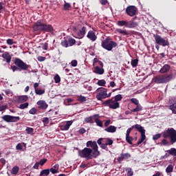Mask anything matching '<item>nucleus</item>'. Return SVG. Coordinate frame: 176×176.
Segmentation results:
<instances>
[{"label": "nucleus", "mask_w": 176, "mask_h": 176, "mask_svg": "<svg viewBox=\"0 0 176 176\" xmlns=\"http://www.w3.org/2000/svg\"><path fill=\"white\" fill-rule=\"evenodd\" d=\"M162 136L164 138L162 140V144L164 146H166V145H168V144H171V145H173L176 142V130L174 129V128H168L162 133L154 135L153 140L156 141L159 140V138H160Z\"/></svg>", "instance_id": "obj_1"}, {"label": "nucleus", "mask_w": 176, "mask_h": 176, "mask_svg": "<svg viewBox=\"0 0 176 176\" xmlns=\"http://www.w3.org/2000/svg\"><path fill=\"white\" fill-rule=\"evenodd\" d=\"M34 31H41L42 32H53L54 29L50 24L43 22V20H38L32 26Z\"/></svg>", "instance_id": "obj_2"}, {"label": "nucleus", "mask_w": 176, "mask_h": 176, "mask_svg": "<svg viewBox=\"0 0 176 176\" xmlns=\"http://www.w3.org/2000/svg\"><path fill=\"white\" fill-rule=\"evenodd\" d=\"M173 79V74H161L153 77V82L156 85L168 83Z\"/></svg>", "instance_id": "obj_3"}, {"label": "nucleus", "mask_w": 176, "mask_h": 176, "mask_svg": "<svg viewBox=\"0 0 176 176\" xmlns=\"http://www.w3.org/2000/svg\"><path fill=\"white\" fill-rule=\"evenodd\" d=\"M14 64L16 65L11 66V69L12 70V72H16V71H18L19 68L20 69H22V71H27V69H28V68L31 67L30 65L24 63V61L19 58H15Z\"/></svg>", "instance_id": "obj_4"}, {"label": "nucleus", "mask_w": 176, "mask_h": 176, "mask_svg": "<svg viewBox=\"0 0 176 176\" xmlns=\"http://www.w3.org/2000/svg\"><path fill=\"white\" fill-rule=\"evenodd\" d=\"M135 19H137V16H135L131 21H127V20L118 21L117 22V25H118L119 27H125L126 28H136V27H138V23L136 21H134Z\"/></svg>", "instance_id": "obj_5"}, {"label": "nucleus", "mask_w": 176, "mask_h": 176, "mask_svg": "<svg viewBox=\"0 0 176 176\" xmlns=\"http://www.w3.org/2000/svg\"><path fill=\"white\" fill-rule=\"evenodd\" d=\"M101 46L105 50L111 52V50H112L113 47H116L118 46V43L112 41L109 38H107L106 39L102 41Z\"/></svg>", "instance_id": "obj_6"}, {"label": "nucleus", "mask_w": 176, "mask_h": 176, "mask_svg": "<svg viewBox=\"0 0 176 176\" xmlns=\"http://www.w3.org/2000/svg\"><path fill=\"white\" fill-rule=\"evenodd\" d=\"M92 153L93 150L91 148L85 147L82 150H79L78 153L80 157H84L87 160H90V159H93Z\"/></svg>", "instance_id": "obj_7"}, {"label": "nucleus", "mask_w": 176, "mask_h": 176, "mask_svg": "<svg viewBox=\"0 0 176 176\" xmlns=\"http://www.w3.org/2000/svg\"><path fill=\"white\" fill-rule=\"evenodd\" d=\"M103 105L109 107L110 109H118V108H120V104L118 102L113 100V98L104 101Z\"/></svg>", "instance_id": "obj_8"}, {"label": "nucleus", "mask_w": 176, "mask_h": 176, "mask_svg": "<svg viewBox=\"0 0 176 176\" xmlns=\"http://www.w3.org/2000/svg\"><path fill=\"white\" fill-rule=\"evenodd\" d=\"M153 38L155 41L156 45H160V46H163L166 47V46H169L170 43L168 40H165L164 38H162L159 34H153Z\"/></svg>", "instance_id": "obj_9"}, {"label": "nucleus", "mask_w": 176, "mask_h": 176, "mask_svg": "<svg viewBox=\"0 0 176 176\" xmlns=\"http://www.w3.org/2000/svg\"><path fill=\"white\" fill-rule=\"evenodd\" d=\"M108 90L104 87H100L97 89V94L96 96V98L98 101H101V100H104L107 98V93Z\"/></svg>", "instance_id": "obj_10"}, {"label": "nucleus", "mask_w": 176, "mask_h": 176, "mask_svg": "<svg viewBox=\"0 0 176 176\" xmlns=\"http://www.w3.org/2000/svg\"><path fill=\"white\" fill-rule=\"evenodd\" d=\"M2 119L7 123H16V122H19V120H20V117L5 115L2 117Z\"/></svg>", "instance_id": "obj_11"}, {"label": "nucleus", "mask_w": 176, "mask_h": 176, "mask_svg": "<svg viewBox=\"0 0 176 176\" xmlns=\"http://www.w3.org/2000/svg\"><path fill=\"white\" fill-rule=\"evenodd\" d=\"M137 7L134 6H129L126 8V13L128 16H130V17H134L135 14H137Z\"/></svg>", "instance_id": "obj_12"}, {"label": "nucleus", "mask_w": 176, "mask_h": 176, "mask_svg": "<svg viewBox=\"0 0 176 176\" xmlns=\"http://www.w3.org/2000/svg\"><path fill=\"white\" fill-rule=\"evenodd\" d=\"M37 104V108L38 109H39L40 111H46V109H47V108H49V104H47V103L46 102V101L45 100H38L36 102Z\"/></svg>", "instance_id": "obj_13"}, {"label": "nucleus", "mask_w": 176, "mask_h": 176, "mask_svg": "<svg viewBox=\"0 0 176 176\" xmlns=\"http://www.w3.org/2000/svg\"><path fill=\"white\" fill-rule=\"evenodd\" d=\"M131 157V154L129 153H121L120 156L118 157V162H123V160H127V159H130Z\"/></svg>", "instance_id": "obj_14"}, {"label": "nucleus", "mask_w": 176, "mask_h": 176, "mask_svg": "<svg viewBox=\"0 0 176 176\" xmlns=\"http://www.w3.org/2000/svg\"><path fill=\"white\" fill-rule=\"evenodd\" d=\"M87 38H88V39H89L92 42H95V41H97V36H96V32H93V30H90L88 32Z\"/></svg>", "instance_id": "obj_15"}, {"label": "nucleus", "mask_w": 176, "mask_h": 176, "mask_svg": "<svg viewBox=\"0 0 176 176\" xmlns=\"http://www.w3.org/2000/svg\"><path fill=\"white\" fill-rule=\"evenodd\" d=\"M169 102L170 103L169 109L172 111L173 113L176 115V100H170Z\"/></svg>", "instance_id": "obj_16"}, {"label": "nucleus", "mask_w": 176, "mask_h": 176, "mask_svg": "<svg viewBox=\"0 0 176 176\" xmlns=\"http://www.w3.org/2000/svg\"><path fill=\"white\" fill-rule=\"evenodd\" d=\"M86 30H87V28L83 26L82 29L78 32L77 35L79 39L85 38V35H86Z\"/></svg>", "instance_id": "obj_17"}, {"label": "nucleus", "mask_w": 176, "mask_h": 176, "mask_svg": "<svg viewBox=\"0 0 176 176\" xmlns=\"http://www.w3.org/2000/svg\"><path fill=\"white\" fill-rule=\"evenodd\" d=\"M2 57L6 60L8 64H10V62L12 61V56H10V54L8 52H4L2 54Z\"/></svg>", "instance_id": "obj_18"}, {"label": "nucleus", "mask_w": 176, "mask_h": 176, "mask_svg": "<svg viewBox=\"0 0 176 176\" xmlns=\"http://www.w3.org/2000/svg\"><path fill=\"white\" fill-rule=\"evenodd\" d=\"M91 147L92 149L95 150V149H98V145H97V142L96 141L93 142V141H88L87 142V147Z\"/></svg>", "instance_id": "obj_19"}, {"label": "nucleus", "mask_w": 176, "mask_h": 176, "mask_svg": "<svg viewBox=\"0 0 176 176\" xmlns=\"http://www.w3.org/2000/svg\"><path fill=\"white\" fill-rule=\"evenodd\" d=\"M171 67L169 65H164L160 70V74H167Z\"/></svg>", "instance_id": "obj_20"}, {"label": "nucleus", "mask_w": 176, "mask_h": 176, "mask_svg": "<svg viewBox=\"0 0 176 176\" xmlns=\"http://www.w3.org/2000/svg\"><path fill=\"white\" fill-rule=\"evenodd\" d=\"M145 130L142 131V132H140L141 133V138L138 141L137 145H141V144H142L144 142V141H145L146 138V135H145Z\"/></svg>", "instance_id": "obj_21"}, {"label": "nucleus", "mask_w": 176, "mask_h": 176, "mask_svg": "<svg viewBox=\"0 0 176 176\" xmlns=\"http://www.w3.org/2000/svg\"><path fill=\"white\" fill-rule=\"evenodd\" d=\"M131 130H133V129H136L137 131H139V133H142V131H145V129H144V126L138 124H136L135 125H133L131 128Z\"/></svg>", "instance_id": "obj_22"}, {"label": "nucleus", "mask_w": 176, "mask_h": 176, "mask_svg": "<svg viewBox=\"0 0 176 176\" xmlns=\"http://www.w3.org/2000/svg\"><path fill=\"white\" fill-rule=\"evenodd\" d=\"M116 31L118 34H120L121 35H130V33H129L126 29L117 28L116 29Z\"/></svg>", "instance_id": "obj_23"}, {"label": "nucleus", "mask_w": 176, "mask_h": 176, "mask_svg": "<svg viewBox=\"0 0 176 176\" xmlns=\"http://www.w3.org/2000/svg\"><path fill=\"white\" fill-rule=\"evenodd\" d=\"M94 74H97L98 75H102L104 74V72H105V70H104V69H101L100 68V67L96 66L94 68Z\"/></svg>", "instance_id": "obj_24"}, {"label": "nucleus", "mask_w": 176, "mask_h": 176, "mask_svg": "<svg viewBox=\"0 0 176 176\" xmlns=\"http://www.w3.org/2000/svg\"><path fill=\"white\" fill-rule=\"evenodd\" d=\"M72 123H73L72 121H67L65 123V124L61 126L62 129L65 130V131L69 130V127H71V126H72Z\"/></svg>", "instance_id": "obj_25"}, {"label": "nucleus", "mask_w": 176, "mask_h": 176, "mask_svg": "<svg viewBox=\"0 0 176 176\" xmlns=\"http://www.w3.org/2000/svg\"><path fill=\"white\" fill-rule=\"evenodd\" d=\"M104 131L107 133H116V126L111 125L109 127L104 129Z\"/></svg>", "instance_id": "obj_26"}, {"label": "nucleus", "mask_w": 176, "mask_h": 176, "mask_svg": "<svg viewBox=\"0 0 176 176\" xmlns=\"http://www.w3.org/2000/svg\"><path fill=\"white\" fill-rule=\"evenodd\" d=\"M173 171H174V165L169 164L166 168V173L170 174V173H173Z\"/></svg>", "instance_id": "obj_27"}, {"label": "nucleus", "mask_w": 176, "mask_h": 176, "mask_svg": "<svg viewBox=\"0 0 176 176\" xmlns=\"http://www.w3.org/2000/svg\"><path fill=\"white\" fill-rule=\"evenodd\" d=\"M167 153L170 155V156H176V148H171L169 150L166 151Z\"/></svg>", "instance_id": "obj_28"}, {"label": "nucleus", "mask_w": 176, "mask_h": 176, "mask_svg": "<svg viewBox=\"0 0 176 176\" xmlns=\"http://www.w3.org/2000/svg\"><path fill=\"white\" fill-rule=\"evenodd\" d=\"M50 174V169H44L41 171L40 176H47Z\"/></svg>", "instance_id": "obj_29"}, {"label": "nucleus", "mask_w": 176, "mask_h": 176, "mask_svg": "<svg viewBox=\"0 0 176 176\" xmlns=\"http://www.w3.org/2000/svg\"><path fill=\"white\" fill-rule=\"evenodd\" d=\"M20 170V168H19V166H15L12 168L11 173L12 174H13L14 175H16V174H19V171Z\"/></svg>", "instance_id": "obj_30"}, {"label": "nucleus", "mask_w": 176, "mask_h": 176, "mask_svg": "<svg viewBox=\"0 0 176 176\" xmlns=\"http://www.w3.org/2000/svg\"><path fill=\"white\" fill-rule=\"evenodd\" d=\"M140 111H142V106L141 104H137L136 108L131 109V112H140Z\"/></svg>", "instance_id": "obj_31"}, {"label": "nucleus", "mask_w": 176, "mask_h": 176, "mask_svg": "<svg viewBox=\"0 0 176 176\" xmlns=\"http://www.w3.org/2000/svg\"><path fill=\"white\" fill-rule=\"evenodd\" d=\"M67 42L69 43V46H74V45L76 43V40H75V38L69 37L67 40Z\"/></svg>", "instance_id": "obj_32"}, {"label": "nucleus", "mask_w": 176, "mask_h": 176, "mask_svg": "<svg viewBox=\"0 0 176 176\" xmlns=\"http://www.w3.org/2000/svg\"><path fill=\"white\" fill-rule=\"evenodd\" d=\"M61 46L63 47H69V43H68V40L67 38H64V39L61 42Z\"/></svg>", "instance_id": "obj_33"}, {"label": "nucleus", "mask_w": 176, "mask_h": 176, "mask_svg": "<svg viewBox=\"0 0 176 176\" xmlns=\"http://www.w3.org/2000/svg\"><path fill=\"white\" fill-rule=\"evenodd\" d=\"M45 91L44 89H36L35 90V94H37V96H42V94H45Z\"/></svg>", "instance_id": "obj_34"}, {"label": "nucleus", "mask_w": 176, "mask_h": 176, "mask_svg": "<svg viewBox=\"0 0 176 176\" xmlns=\"http://www.w3.org/2000/svg\"><path fill=\"white\" fill-rule=\"evenodd\" d=\"M85 122L86 123H90L91 124H93V123H94V121H93V116H90L85 118Z\"/></svg>", "instance_id": "obj_35"}, {"label": "nucleus", "mask_w": 176, "mask_h": 176, "mask_svg": "<svg viewBox=\"0 0 176 176\" xmlns=\"http://www.w3.org/2000/svg\"><path fill=\"white\" fill-rule=\"evenodd\" d=\"M131 65L133 68H135L138 65V59H133L131 61Z\"/></svg>", "instance_id": "obj_36"}, {"label": "nucleus", "mask_w": 176, "mask_h": 176, "mask_svg": "<svg viewBox=\"0 0 176 176\" xmlns=\"http://www.w3.org/2000/svg\"><path fill=\"white\" fill-rule=\"evenodd\" d=\"M113 98H114V101L118 102V101H122V99L123 98V97L122 96L121 94H118V95L113 97Z\"/></svg>", "instance_id": "obj_37"}, {"label": "nucleus", "mask_w": 176, "mask_h": 176, "mask_svg": "<svg viewBox=\"0 0 176 176\" xmlns=\"http://www.w3.org/2000/svg\"><path fill=\"white\" fill-rule=\"evenodd\" d=\"M78 101H79L80 102H86L87 101V99H86V97L80 95L79 96H78Z\"/></svg>", "instance_id": "obj_38"}, {"label": "nucleus", "mask_w": 176, "mask_h": 176, "mask_svg": "<svg viewBox=\"0 0 176 176\" xmlns=\"http://www.w3.org/2000/svg\"><path fill=\"white\" fill-rule=\"evenodd\" d=\"M29 105H30V103L25 102V103L20 104L19 108V109H25L26 108H28Z\"/></svg>", "instance_id": "obj_39"}, {"label": "nucleus", "mask_w": 176, "mask_h": 176, "mask_svg": "<svg viewBox=\"0 0 176 176\" xmlns=\"http://www.w3.org/2000/svg\"><path fill=\"white\" fill-rule=\"evenodd\" d=\"M126 141L130 145H133V137H130V135H126Z\"/></svg>", "instance_id": "obj_40"}, {"label": "nucleus", "mask_w": 176, "mask_h": 176, "mask_svg": "<svg viewBox=\"0 0 176 176\" xmlns=\"http://www.w3.org/2000/svg\"><path fill=\"white\" fill-rule=\"evenodd\" d=\"M97 85L98 86H105V85H107V81H105V80H99L97 82Z\"/></svg>", "instance_id": "obj_41"}, {"label": "nucleus", "mask_w": 176, "mask_h": 176, "mask_svg": "<svg viewBox=\"0 0 176 176\" xmlns=\"http://www.w3.org/2000/svg\"><path fill=\"white\" fill-rule=\"evenodd\" d=\"M36 112H38V109L36 108L33 107L29 111V113L30 115H36Z\"/></svg>", "instance_id": "obj_42"}, {"label": "nucleus", "mask_w": 176, "mask_h": 176, "mask_svg": "<svg viewBox=\"0 0 176 176\" xmlns=\"http://www.w3.org/2000/svg\"><path fill=\"white\" fill-rule=\"evenodd\" d=\"M54 82L55 83H60L61 82V78H60V76L58 74H56L54 78Z\"/></svg>", "instance_id": "obj_43"}, {"label": "nucleus", "mask_w": 176, "mask_h": 176, "mask_svg": "<svg viewBox=\"0 0 176 176\" xmlns=\"http://www.w3.org/2000/svg\"><path fill=\"white\" fill-rule=\"evenodd\" d=\"M19 101H21L22 102H25V101H27V100H28V97L27 96H19Z\"/></svg>", "instance_id": "obj_44"}, {"label": "nucleus", "mask_w": 176, "mask_h": 176, "mask_svg": "<svg viewBox=\"0 0 176 176\" xmlns=\"http://www.w3.org/2000/svg\"><path fill=\"white\" fill-rule=\"evenodd\" d=\"M126 171L127 172L128 176H133L134 175V172H133L131 168H127Z\"/></svg>", "instance_id": "obj_45"}, {"label": "nucleus", "mask_w": 176, "mask_h": 176, "mask_svg": "<svg viewBox=\"0 0 176 176\" xmlns=\"http://www.w3.org/2000/svg\"><path fill=\"white\" fill-rule=\"evenodd\" d=\"M27 134H34V129L31 127H27L25 129Z\"/></svg>", "instance_id": "obj_46"}, {"label": "nucleus", "mask_w": 176, "mask_h": 176, "mask_svg": "<svg viewBox=\"0 0 176 176\" xmlns=\"http://www.w3.org/2000/svg\"><path fill=\"white\" fill-rule=\"evenodd\" d=\"M6 43H7V45L12 46V45H14V43H16L14 42V40H13L12 38H8L6 41Z\"/></svg>", "instance_id": "obj_47"}, {"label": "nucleus", "mask_w": 176, "mask_h": 176, "mask_svg": "<svg viewBox=\"0 0 176 176\" xmlns=\"http://www.w3.org/2000/svg\"><path fill=\"white\" fill-rule=\"evenodd\" d=\"M69 8H71V4L65 1V4L63 6L64 10H69Z\"/></svg>", "instance_id": "obj_48"}, {"label": "nucleus", "mask_w": 176, "mask_h": 176, "mask_svg": "<svg viewBox=\"0 0 176 176\" xmlns=\"http://www.w3.org/2000/svg\"><path fill=\"white\" fill-rule=\"evenodd\" d=\"M95 122L96 123L97 126H99V127H102V121L100 120V119L95 118Z\"/></svg>", "instance_id": "obj_49"}, {"label": "nucleus", "mask_w": 176, "mask_h": 176, "mask_svg": "<svg viewBox=\"0 0 176 176\" xmlns=\"http://www.w3.org/2000/svg\"><path fill=\"white\" fill-rule=\"evenodd\" d=\"M131 102H132V104H135V105H140V101H138L137 98H131Z\"/></svg>", "instance_id": "obj_50"}, {"label": "nucleus", "mask_w": 176, "mask_h": 176, "mask_svg": "<svg viewBox=\"0 0 176 176\" xmlns=\"http://www.w3.org/2000/svg\"><path fill=\"white\" fill-rule=\"evenodd\" d=\"M94 157H97L98 156H100V151H98V148H96L94 150L93 152Z\"/></svg>", "instance_id": "obj_51"}, {"label": "nucleus", "mask_w": 176, "mask_h": 176, "mask_svg": "<svg viewBox=\"0 0 176 176\" xmlns=\"http://www.w3.org/2000/svg\"><path fill=\"white\" fill-rule=\"evenodd\" d=\"M43 123L44 124H49L50 123V120H49V118L45 117L43 118Z\"/></svg>", "instance_id": "obj_52"}, {"label": "nucleus", "mask_w": 176, "mask_h": 176, "mask_svg": "<svg viewBox=\"0 0 176 176\" xmlns=\"http://www.w3.org/2000/svg\"><path fill=\"white\" fill-rule=\"evenodd\" d=\"M46 162H47V159L44 158V159H41L38 164H40V166H43L45 164V163H46Z\"/></svg>", "instance_id": "obj_53"}, {"label": "nucleus", "mask_w": 176, "mask_h": 176, "mask_svg": "<svg viewBox=\"0 0 176 176\" xmlns=\"http://www.w3.org/2000/svg\"><path fill=\"white\" fill-rule=\"evenodd\" d=\"M16 151H23V145L21 144V143H19L16 146Z\"/></svg>", "instance_id": "obj_54"}, {"label": "nucleus", "mask_w": 176, "mask_h": 176, "mask_svg": "<svg viewBox=\"0 0 176 176\" xmlns=\"http://www.w3.org/2000/svg\"><path fill=\"white\" fill-rule=\"evenodd\" d=\"M6 4L3 2H0V13H2V10L5 9Z\"/></svg>", "instance_id": "obj_55"}, {"label": "nucleus", "mask_w": 176, "mask_h": 176, "mask_svg": "<svg viewBox=\"0 0 176 176\" xmlns=\"http://www.w3.org/2000/svg\"><path fill=\"white\" fill-rule=\"evenodd\" d=\"M100 148H102V149H104L105 151H108V145L104 143H102L100 145Z\"/></svg>", "instance_id": "obj_56"}, {"label": "nucleus", "mask_w": 176, "mask_h": 176, "mask_svg": "<svg viewBox=\"0 0 176 176\" xmlns=\"http://www.w3.org/2000/svg\"><path fill=\"white\" fill-rule=\"evenodd\" d=\"M113 144V140H112V139H109V138L107 139V142H106L107 145H112Z\"/></svg>", "instance_id": "obj_57"}, {"label": "nucleus", "mask_w": 176, "mask_h": 176, "mask_svg": "<svg viewBox=\"0 0 176 176\" xmlns=\"http://www.w3.org/2000/svg\"><path fill=\"white\" fill-rule=\"evenodd\" d=\"M71 65H72V67H77V65H78V60H72Z\"/></svg>", "instance_id": "obj_58"}, {"label": "nucleus", "mask_w": 176, "mask_h": 176, "mask_svg": "<svg viewBox=\"0 0 176 176\" xmlns=\"http://www.w3.org/2000/svg\"><path fill=\"white\" fill-rule=\"evenodd\" d=\"M78 133L79 134H85V133H86V129L85 128H80L78 130Z\"/></svg>", "instance_id": "obj_59"}, {"label": "nucleus", "mask_w": 176, "mask_h": 176, "mask_svg": "<svg viewBox=\"0 0 176 176\" xmlns=\"http://www.w3.org/2000/svg\"><path fill=\"white\" fill-rule=\"evenodd\" d=\"M7 109L8 106L6 105L0 106V112H2V111H6Z\"/></svg>", "instance_id": "obj_60"}, {"label": "nucleus", "mask_w": 176, "mask_h": 176, "mask_svg": "<svg viewBox=\"0 0 176 176\" xmlns=\"http://www.w3.org/2000/svg\"><path fill=\"white\" fill-rule=\"evenodd\" d=\"M50 171H51L52 174H57V173H58V170H56V169H54V168H51Z\"/></svg>", "instance_id": "obj_61"}, {"label": "nucleus", "mask_w": 176, "mask_h": 176, "mask_svg": "<svg viewBox=\"0 0 176 176\" xmlns=\"http://www.w3.org/2000/svg\"><path fill=\"white\" fill-rule=\"evenodd\" d=\"M39 165H40L39 162H36L33 166V168L38 170L39 168Z\"/></svg>", "instance_id": "obj_62"}, {"label": "nucleus", "mask_w": 176, "mask_h": 176, "mask_svg": "<svg viewBox=\"0 0 176 176\" xmlns=\"http://www.w3.org/2000/svg\"><path fill=\"white\" fill-rule=\"evenodd\" d=\"M38 61H41V62L45 61V60H46V57H45V56H38Z\"/></svg>", "instance_id": "obj_63"}, {"label": "nucleus", "mask_w": 176, "mask_h": 176, "mask_svg": "<svg viewBox=\"0 0 176 176\" xmlns=\"http://www.w3.org/2000/svg\"><path fill=\"white\" fill-rule=\"evenodd\" d=\"M101 5H107L108 3V1L107 0H100Z\"/></svg>", "instance_id": "obj_64"}]
</instances>
